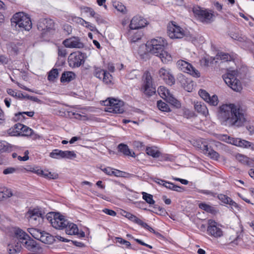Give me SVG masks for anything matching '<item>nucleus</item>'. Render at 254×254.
Here are the masks:
<instances>
[{
  "label": "nucleus",
  "mask_w": 254,
  "mask_h": 254,
  "mask_svg": "<svg viewBox=\"0 0 254 254\" xmlns=\"http://www.w3.org/2000/svg\"><path fill=\"white\" fill-rule=\"evenodd\" d=\"M218 117L225 125L230 127H241L246 121L243 110L234 104L220 106Z\"/></svg>",
  "instance_id": "f257e3e1"
},
{
  "label": "nucleus",
  "mask_w": 254,
  "mask_h": 254,
  "mask_svg": "<svg viewBox=\"0 0 254 254\" xmlns=\"http://www.w3.org/2000/svg\"><path fill=\"white\" fill-rule=\"evenodd\" d=\"M167 45V41L164 38L158 37L147 41L145 46L149 53L159 57L163 63L168 64L172 61V58L169 53L164 50Z\"/></svg>",
  "instance_id": "f03ea898"
},
{
  "label": "nucleus",
  "mask_w": 254,
  "mask_h": 254,
  "mask_svg": "<svg viewBox=\"0 0 254 254\" xmlns=\"http://www.w3.org/2000/svg\"><path fill=\"white\" fill-rule=\"evenodd\" d=\"M10 21L11 26L18 30L29 31L32 28V22L30 17L23 12L15 13Z\"/></svg>",
  "instance_id": "7ed1b4c3"
},
{
  "label": "nucleus",
  "mask_w": 254,
  "mask_h": 254,
  "mask_svg": "<svg viewBox=\"0 0 254 254\" xmlns=\"http://www.w3.org/2000/svg\"><path fill=\"white\" fill-rule=\"evenodd\" d=\"M37 28L41 32L43 37H49L55 31V24L51 19H40L37 23Z\"/></svg>",
  "instance_id": "20e7f679"
},
{
  "label": "nucleus",
  "mask_w": 254,
  "mask_h": 254,
  "mask_svg": "<svg viewBox=\"0 0 254 254\" xmlns=\"http://www.w3.org/2000/svg\"><path fill=\"white\" fill-rule=\"evenodd\" d=\"M103 102L107 106L105 109L107 112L115 114H122L124 112V102L123 101L108 98Z\"/></svg>",
  "instance_id": "39448f33"
},
{
  "label": "nucleus",
  "mask_w": 254,
  "mask_h": 254,
  "mask_svg": "<svg viewBox=\"0 0 254 254\" xmlns=\"http://www.w3.org/2000/svg\"><path fill=\"white\" fill-rule=\"evenodd\" d=\"M237 74L238 71L236 70H229L223 75V78L226 84L233 90L239 91L241 90L242 86L240 81L236 78Z\"/></svg>",
  "instance_id": "423d86ee"
},
{
  "label": "nucleus",
  "mask_w": 254,
  "mask_h": 254,
  "mask_svg": "<svg viewBox=\"0 0 254 254\" xmlns=\"http://www.w3.org/2000/svg\"><path fill=\"white\" fill-rule=\"evenodd\" d=\"M141 91L147 96H151L156 92V88L153 85L152 78L149 72H145L142 76V84Z\"/></svg>",
  "instance_id": "0eeeda50"
},
{
  "label": "nucleus",
  "mask_w": 254,
  "mask_h": 254,
  "mask_svg": "<svg viewBox=\"0 0 254 254\" xmlns=\"http://www.w3.org/2000/svg\"><path fill=\"white\" fill-rule=\"evenodd\" d=\"M46 218L52 226L57 229H63L68 224V221L59 213H49L46 215Z\"/></svg>",
  "instance_id": "6e6552de"
},
{
  "label": "nucleus",
  "mask_w": 254,
  "mask_h": 254,
  "mask_svg": "<svg viewBox=\"0 0 254 254\" xmlns=\"http://www.w3.org/2000/svg\"><path fill=\"white\" fill-rule=\"evenodd\" d=\"M193 12L203 23H209L214 20V15L211 10L195 6L193 8Z\"/></svg>",
  "instance_id": "1a4fd4ad"
},
{
  "label": "nucleus",
  "mask_w": 254,
  "mask_h": 254,
  "mask_svg": "<svg viewBox=\"0 0 254 254\" xmlns=\"http://www.w3.org/2000/svg\"><path fill=\"white\" fill-rule=\"evenodd\" d=\"M177 67L181 71L190 74L194 77H199L200 76V72L192 65L185 61L180 60L177 63Z\"/></svg>",
  "instance_id": "9d476101"
},
{
  "label": "nucleus",
  "mask_w": 254,
  "mask_h": 254,
  "mask_svg": "<svg viewBox=\"0 0 254 254\" xmlns=\"http://www.w3.org/2000/svg\"><path fill=\"white\" fill-rule=\"evenodd\" d=\"M167 29L168 35L171 39L182 38L187 33L182 28L172 22L169 24Z\"/></svg>",
  "instance_id": "9b49d317"
},
{
  "label": "nucleus",
  "mask_w": 254,
  "mask_h": 254,
  "mask_svg": "<svg viewBox=\"0 0 254 254\" xmlns=\"http://www.w3.org/2000/svg\"><path fill=\"white\" fill-rule=\"evenodd\" d=\"M221 225L212 219L208 220L207 232L208 235L215 238H219L223 236V231L220 228Z\"/></svg>",
  "instance_id": "f8f14e48"
},
{
  "label": "nucleus",
  "mask_w": 254,
  "mask_h": 254,
  "mask_svg": "<svg viewBox=\"0 0 254 254\" xmlns=\"http://www.w3.org/2000/svg\"><path fill=\"white\" fill-rule=\"evenodd\" d=\"M68 62L70 67H79L84 63V55L79 52H73L69 55Z\"/></svg>",
  "instance_id": "ddd939ff"
},
{
  "label": "nucleus",
  "mask_w": 254,
  "mask_h": 254,
  "mask_svg": "<svg viewBox=\"0 0 254 254\" xmlns=\"http://www.w3.org/2000/svg\"><path fill=\"white\" fill-rule=\"evenodd\" d=\"M51 158L60 159L63 158L72 159L76 157V154L73 151H63L59 149H55L50 154Z\"/></svg>",
  "instance_id": "4468645a"
},
{
  "label": "nucleus",
  "mask_w": 254,
  "mask_h": 254,
  "mask_svg": "<svg viewBox=\"0 0 254 254\" xmlns=\"http://www.w3.org/2000/svg\"><path fill=\"white\" fill-rule=\"evenodd\" d=\"M147 24V20L143 17L136 15L131 20L129 27L131 29H138L144 27Z\"/></svg>",
  "instance_id": "2eb2a0df"
},
{
  "label": "nucleus",
  "mask_w": 254,
  "mask_h": 254,
  "mask_svg": "<svg viewBox=\"0 0 254 254\" xmlns=\"http://www.w3.org/2000/svg\"><path fill=\"white\" fill-rule=\"evenodd\" d=\"M26 217L35 225L39 224L40 220L43 219L42 214L38 209L29 210L26 214Z\"/></svg>",
  "instance_id": "dca6fc26"
},
{
  "label": "nucleus",
  "mask_w": 254,
  "mask_h": 254,
  "mask_svg": "<svg viewBox=\"0 0 254 254\" xmlns=\"http://www.w3.org/2000/svg\"><path fill=\"white\" fill-rule=\"evenodd\" d=\"M63 44L66 48H83L84 44L80 41V39L77 37H72L64 40Z\"/></svg>",
  "instance_id": "f3484780"
},
{
  "label": "nucleus",
  "mask_w": 254,
  "mask_h": 254,
  "mask_svg": "<svg viewBox=\"0 0 254 254\" xmlns=\"http://www.w3.org/2000/svg\"><path fill=\"white\" fill-rule=\"evenodd\" d=\"M199 96L210 105L216 106L218 103V97L216 95H213L210 96L209 94L205 90L200 89L198 91Z\"/></svg>",
  "instance_id": "a211bd4d"
},
{
  "label": "nucleus",
  "mask_w": 254,
  "mask_h": 254,
  "mask_svg": "<svg viewBox=\"0 0 254 254\" xmlns=\"http://www.w3.org/2000/svg\"><path fill=\"white\" fill-rule=\"evenodd\" d=\"M159 75L168 84L171 85L174 84L175 78L171 74L169 69L161 68L159 70Z\"/></svg>",
  "instance_id": "6ab92c4d"
},
{
  "label": "nucleus",
  "mask_w": 254,
  "mask_h": 254,
  "mask_svg": "<svg viewBox=\"0 0 254 254\" xmlns=\"http://www.w3.org/2000/svg\"><path fill=\"white\" fill-rule=\"evenodd\" d=\"M136 29L130 28L126 33V36L131 42H135L140 40L142 36L141 31H136Z\"/></svg>",
  "instance_id": "aec40b11"
},
{
  "label": "nucleus",
  "mask_w": 254,
  "mask_h": 254,
  "mask_svg": "<svg viewBox=\"0 0 254 254\" xmlns=\"http://www.w3.org/2000/svg\"><path fill=\"white\" fill-rule=\"evenodd\" d=\"M203 152L210 158L217 160L219 158V154L213 149L209 147L207 145H204Z\"/></svg>",
  "instance_id": "412c9836"
},
{
  "label": "nucleus",
  "mask_w": 254,
  "mask_h": 254,
  "mask_svg": "<svg viewBox=\"0 0 254 254\" xmlns=\"http://www.w3.org/2000/svg\"><path fill=\"white\" fill-rule=\"evenodd\" d=\"M14 234L16 237L19 239L20 243H24V241L30 238L29 236L22 230L17 228L14 231Z\"/></svg>",
  "instance_id": "4be33fe9"
},
{
  "label": "nucleus",
  "mask_w": 254,
  "mask_h": 254,
  "mask_svg": "<svg viewBox=\"0 0 254 254\" xmlns=\"http://www.w3.org/2000/svg\"><path fill=\"white\" fill-rule=\"evenodd\" d=\"M118 149L119 151L122 152L125 155L135 157L134 153L133 152H131L128 146L125 144H119L118 146Z\"/></svg>",
  "instance_id": "5701e85b"
},
{
  "label": "nucleus",
  "mask_w": 254,
  "mask_h": 254,
  "mask_svg": "<svg viewBox=\"0 0 254 254\" xmlns=\"http://www.w3.org/2000/svg\"><path fill=\"white\" fill-rule=\"evenodd\" d=\"M198 206L200 209L212 214L215 215L218 212L214 207L209 205L205 203H200L199 204Z\"/></svg>",
  "instance_id": "b1692460"
},
{
  "label": "nucleus",
  "mask_w": 254,
  "mask_h": 254,
  "mask_svg": "<svg viewBox=\"0 0 254 254\" xmlns=\"http://www.w3.org/2000/svg\"><path fill=\"white\" fill-rule=\"evenodd\" d=\"M66 233L68 235H75L77 233L78 229L77 225L68 221V224L64 227Z\"/></svg>",
  "instance_id": "393cba45"
},
{
  "label": "nucleus",
  "mask_w": 254,
  "mask_h": 254,
  "mask_svg": "<svg viewBox=\"0 0 254 254\" xmlns=\"http://www.w3.org/2000/svg\"><path fill=\"white\" fill-rule=\"evenodd\" d=\"M75 74L71 71H65L63 73L61 77V82H68L74 78Z\"/></svg>",
  "instance_id": "a878e982"
},
{
  "label": "nucleus",
  "mask_w": 254,
  "mask_h": 254,
  "mask_svg": "<svg viewBox=\"0 0 254 254\" xmlns=\"http://www.w3.org/2000/svg\"><path fill=\"white\" fill-rule=\"evenodd\" d=\"M24 125L21 124H16L14 126V128L11 129H9L8 130V134L11 136H15L17 134L21 133L22 128H23Z\"/></svg>",
  "instance_id": "bb28decb"
},
{
  "label": "nucleus",
  "mask_w": 254,
  "mask_h": 254,
  "mask_svg": "<svg viewBox=\"0 0 254 254\" xmlns=\"http://www.w3.org/2000/svg\"><path fill=\"white\" fill-rule=\"evenodd\" d=\"M21 134L22 135L31 136L34 139H36L39 137V135L35 134L31 128L25 125L23 126V128H22Z\"/></svg>",
  "instance_id": "cd10ccee"
},
{
  "label": "nucleus",
  "mask_w": 254,
  "mask_h": 254,
  "mask_svg": "<svg viewBox=\"0 0 254 254\" xmlns=\"http://www.w3.org/2000/svg\"><path fill=\"white\" fill-rule=\"evenodd\" d=\"M22 249L20 244L17 242L16 244H9L7 246V251L10 254H15L20 252Z\"/></svg>",
  "instance_id": "c85d7f7f"
},
{
  "label": "nucleus",
  "mask_w": 254,
  "mask_h": 254,
  "mask_svg": "<svg viewBox=\"0 0 254 254\" xmlns=\"http://www.w3.org/2000/svg\"><path fill=\"white\" fill-rule=\"evenodd\" d=\"M180 82L184 88L188 92H190L193 89V83L191 81H187L185 77L182 76L180 77Z\"/></svg>",
  "instance_id": "c756f323"
},
{
  "label": "nucleus",
  "mask_w": 254,
  "mask_h": 254,
  "mask_svg": "<svg viewBox=\"0 0 254 254\" xmlns=\"http://www.w3.org/2000/svg\"><path fill=\"white\" fill-rule=\"evenodd\" d=\"M194 109L198 113L206 116L208 113V109L205 104L200 102H196L194 105Z\"/></svg>",
  "instance_id": "7c9ffc66"
},
{
  "label": "nucleus",
  "mask_w": 254,
  "mask_h": 254,
  "mask_svg": "<svg viewBox=\"0 0 254 254\" xmlns=\"http://www.w3.org/2000/svg\"><path fill=\"white\" fill-rule=\"evenodd\" d=\"M164 187L170 190L176 191L179 192H183L185 190L183 187L178 186L177 185L174 184L172 183L168 182L167 181Z\"/></svg>",
  "instance_id": "2f4dec72"
},
{
  "label": "nucleus",
  "mask_w": 254,
  "mask_h": 254,
  "mask_svg": "<svg viewBox=\"0 0 254 254\" xmlns=\"http://www.w3.org/2000/svg\"><path fill=\"white\" fill-rule=\"evenodd\" d=\"M38 174H41L44 177L49 179H57L58 178V175L57 173H51L48 170H38Z\"/></svg>",
  "instance_id": "473e14b6"
},
{
  "label": "nucleus",
  "mask_w": 254,
  "mask_h": 254,
  "mask_svg": "<svg viewBox=\"0 0 254 254\" xmlns=\"http://www.w3.org/2000/svg\"><path fill=\"white\" fill-rule=\"evenodd\" d=\"M28 232L35 239L40 241L44 231L31 228L28 229Z\"/></svg>",
  "instance_id": "72a5a7b5"
},
{
  "label": "nucleus",
  "mask_w": 254,
  "mask_h": 254,
  "mask_svg": "<svg viewBox=\"0 0 254 254\" xmlns=\"http://www.w3.org/2000/svg\"><path fill=\"white\" fill-rule=\"evenodd\" d=\"M23 244L24 246L29 251H34L36 247V242L28 238L27 240L24 241Z\"/></svg>",
  "instance_id": "f704fd0d"
},
{
  "label": "nucleus",
  "mask_w": 254,
  "mask_h": 254,
  "mask_svg": "<svg viewBox=\"0 0 254 254\" xmlns=\"http://www.w3.org/2000/svg\"><path fill=\"white\" fill-rule=\"evenodd\" d=\"M236 158L239 162H241L242 163L246 164L249 167L252 166V161L247 157L241 154H238L236 155Z\"/></svg>",
  "instance_id": "c9c22d12"
},
{
  "label": "nucleus",
  "mask_w": 254,
  "mask_h": 254,
  "mask_svg": "<svg viewBox=\"0 0 254 254\" xmlns=\"http://www.w3.org/2000/svg\"><path fill=\"white\" fill-rule=\"evenodd\" d=\"M54 241L53 237L50 234L44 232L43 234V236L41 237V239L40 240V241L42 242L45 243V244H51Z\"/></svg>",
  "instance_id": "e433bc0d"
},
{
  "label": "nucleus",
  "mask_w": 254,
  "mask_h": 254,
  "mask_svg": "<svg viewBox=\"0 0 254 254\" xmlns=\"http://www.w3.org/2000/svg\"><path fill=\"white\" fill-rule=\"evenodd\" d=\"M158 92L160 97L165 99H166L171 95L169 90L164 86H160L158 88Z\"/></svg>",
  "instance_id": "4c0bfd02"
},
{
  "label": "nucleus",
  "mask_w": 254,
  "mask_h": 254,
  "mask_svg": "<svg viewBox=\"0 0 254 254\" xmlns=\"http://www.w3.org/2000/svg\"><path fill=\"white\" fill-rule=\"evenodd\" d=\"M146 153L154 158H158L160 155V152L157 149L156 147H147L146 149Z\"/></svg>",
  "instance_id": "58836bf2"
},
{
  "label": "nucleus",
  "mask_w": 254,
  "mask_h": 254,
  "mask_svg": "<svg viewBox=\"0 0 254 254\" xmlns=\"http://www.w3.org/2000/svg\"><path fill=\"white\" fill-rule=\"evenodd\" d=\"M7 92L9 95L16 99H26V96H27V94L24 95L21 92H16L11 89H9Z\"/></svg>",
  "instance_id": "ea45409f"
},
{
  "label": "nucleus",
  "mask_w": 254,
  "mask_h": 254,
  "mask_svg": "<svg viewBox=\"0 0 254 254\" xmlns=\"http://www.w3.org/2000/svg\"><path fill=\"white\" fill-rule=\"evenodd\" d=\"M8 52L12 55H16L18 52V46L14 43H10L7 45Z\"/></svg>",
  "instance_id": "a19ab883"
},
{
  "label": "nucleus",
  "mask_w": 254,
  "mask_h": 254,
  "mask_svg": "<svg viewBox=\"0 0 254 254\" xmlns=\"http://www.w3.org/2000/svg\"><path fill=\"white\" fill-rule=\"evenodd\" d=\"M12 195V191L10 189H3L0 191V201L10 197Z\"/></svg>",
  "instance_id": "79ce46f5"
},
{
  "label": "nucleus",
  "mask_w": 254,
  "mask_h": 254,
  "mask_svg": "<svg viewBox=\"0 0 254 254\" xmlns=\"http://www.w3.org/2000/svg\"><path fill=\"white\" fill-rule=\"evenodd\" d=\"M157 107L158 109L163 112H168L170 111L169 106L166 103L162 101L161 100L157 102Z\"/></svg>",
  "instance_id": "37998d69"
},
{
  "label": "nucleus",
  "mask_w": 254,
  "mask_h": 254,
  "mask_svg": "<svg viewBox=\"0 0 254 254\" xmlns=\"http://www.w3.org/2000/svg\"><path fill=\"white\" fill-rule=\"evenodd\" d=\"M58 70L57 68H54L49 72L48 79L49 81H54L58 77Z\"/></svg>",
  "instance_id": "c03bdc74"
},
{
  "label": "nucleus",
  "mask_w": 254,
  "mask_h": 254,
  "mask_svg": "<svg viewBox=\"0 0 254 254\" xmlns=\"http://www.w3.org/2000/svg\"><path fill=\"white\" fill-rule=\"evenodd\" d=\"M142 194L143 199L145 200L147 203L150 205L154 204L155 203V201L153 199L152 195L145 192H142Z\"/></svg>",
  "instance_id": "a18cd8bd"
},
{
  "label": "nucleus",
  "mask_w": 254,
  "mask_h": 254,
  "mask_svg": "<svg viewBox=\"0 0 254 254\" xmlns=\"http://www.w3.org/2000/svg\"><path fill=\"white\" fill-rule=\"evenodd\" d=\"M140 75V72L139 70L136 69H134L130 72H129L126 75V78L128 79H134L135 78H137L138 76Z\"/></svg>",
  "instance_id": "49530a36"
},
{
  "label": "nucleus",
  "mask_w": 254,
  "mask_h": 254,
  "mask_svg": "<svg viewBox=\"0 0 254 254\" xmlns=\"http://www.w3.org/2000/svg\"><path fill=\"white\" fill-rule=\"evenodd\" d=\"M135 223L146 229V230H148L150 232H153L154 233H155V231L152 228L150 227L147 223L144 222L139 218L137 219Z\"/></svg>",
  "instance_id": "de8ad7c7"
},
{
  "label": "nucleus",
  "mask_w": 254,
  "mask_h": 254,
  "mask_svg": "<svg viewBox=\"0 0 254 254\" xmlns=\"http://www.w3.org/2000/svg\"><path fill=\"white\" fill-rule=\"evenodd\" d=\"M217 56L218 59H220L223 62L231 61L232 59L231 56L230 55L224 53H220L218 54Z\"/></svg>",
  "instance_id": "09e8293b"
},
{
  "label": "nucleus",
  "mask_w": 254,
  "mask_h": 254,
  "mask_svg": "<svg viewBox=\"0 0 254 254\" xmlns=\"http://www.w3.org/2000/svg\"><path fill=\"white\" fill-rule=\"evenodd\" d=\"M166 100L168 102L171 104L172 105L176 107L177 108H179L181 107V103L179 101H178L174 97H172L171 95H170Z\"/></svg>",
  "instance_id": "8fccbe9b"
},
{
  "label": "nucleus",
  "mask_w": 254,
  "mask_h": 254,
  "mask_svg": "<svg viewBox=\"0 0 254 254\" xmlns=\"http://www.w3.org/2000/svg\"><path fill=\"white\" fill-rule=\"evenodd\" d=\"M115 8L119 11L123 13H126L127 12V9L125 5L120 2H115L113 4Z\"/></svg>",
  "instance_id": "3c124183"
},
{
  "label": "nucleus",
  "mask_w": 254,
  "mask_h": 254,
  "mask_svg": "<svg viewBox=\"0 0 254 254\" xmlns=\"http://www.w3.org/2000/svg\"><path fill=\"white\" fill-rule=\"evenodd\" d=\"M128 174L125 172H123L117 169H113L112 176H114L117 177H126Z\"/></svg>",
  "instance_id": "603ef678"
},
{
  "label": "nucleus",
  "mask_w": 254,
  "mask_h": 254,
  "mask_svg": "<svg viewBox=\"0 0 254 254\" xmlns=\"http://www.w3.org/2000/svg\"><path fill=\"white\" fill-rule=\"evenodd\" d=\"M103 78V81L104 83L106 84H109L111 83L112 79V76L110 74L109 72H108L107 71H105V72L103 73V75L102 76Z\"/></svg>",
  "instance_id": "864d4df0"
},
{
  "label": "nucleus",
  "mask_w": 254,
  "mask_h": 254,
  "mask_svg": "<svg viewBox=\"0 0 254 254\" xmlns=\"http://www.w3.org/2000/svg\"><path fill=\"white\" fill-rule=\"evenodd\" d=\"M115 240L117 243H119L120 244L124 245L127 248L132 249L130 243L121 237H116Z\"/></svg>",
  "instance_id": "5fc2aeb1"
},
{
  "label": "nucleus",
  "mask_w": 254,
  "mask_h": 254,
  "mask_svg": "<svg viewBox=\"0 0 254 254\" xmlns=\"http://www.w3.org/2000/svg\"><path fill=\"white\" fill-rule=\"evenodd\" d=\"M240 147L247 148H251L253 150L254 149V145L252 143L244 139L241 140Z\"/></svg>",
  "instance_id": "6e6d98bb"
},
{
  "label": "nucleus",
  "mask_w": 254,
  "mask_h": 254,
  "mask_svg": "<svg viewBox=\"0 0 254 254\" xmlns=\"http://www.w3.org/2000/svg\"><path fill=\"white\" fill-rule=\"evenodd\" d=\"M105 71V70L99 67H95L94 69V74L96 77L101 79Z\"/></svg>",
  "instance_id": "4d7b16f0"
},
{
  "label": "nucleus",
  "mask_w": 254,
  "mask_h": 254,
  "mask_svg": "<svg viewBox=\"0 0 254 254\" xmlns=\"http://www.w3.org/2000/svg\"><path fill=\"white\" fill-rule=\"evenodd\" d=\"M217 197L223 203L228 204L231 198L223 194H219L216 195Z\"/></svg>",
  "instance_id": "13d9d810"
},
{
  "label": "nucleus",
  "mask_w": 254,
  "mask_h": 254,
  "mask_svg": "<svg viewBox=\"0 0 254 254\" xmlns=\"http://www.w3.org/2000/svg\"><path fill=\"white\" fill-rule=\"evenodd\" d=\"M81 10L85 13H89L91 17L95 15V12L91 7L83 6L81 7Z\"/></svg>",
  "instance_id": "bf43d9fd"
},
{
  "label": "nucleus",
  "mask_w": 254,
  "mask_h": 254,
  "mask_svg": "<svg viewBox=\"0 0 254 254\" xmlns=\"http://www.w3.org/2000/svg\"><path fill=\"white\" fill-rule=\"evenodd\" d=\"M25 119L23 116L22 112H18L14 114V116L12 118V120L14 122L22 121Z\"/></svg>",
  "instance_id": "052dcab7"
},
{
  "label": "nucleus",
  "mask_w": 254,
  "mask_h": 254,
  "mask_svg": "<svg viewBox=\"0 0 254 254\" xmlns=\"http://www.w3.org/2000/svg\"><path fill=\"white\" fill-rule=\"evenodd\" d=\"M198 192L199 193H201L204 194H206L207 195H210L213 197H216L217 195V193H215L213 191H212L211 190H198Z\"/></svg>",
  "instance_id": "680f3d73"
},
{
  "label": "nucleus",
  "mask_w": 254,
  "mask_h": 254,
  "mask_svg": "<svg viewBox=\"0 0 254 254\" xmlns=\"http://www.w3.org/2000/svg\"><path fill=\"white\" fill-rule=\"evenodd\" d=\"M241 140L242 139L240 138H234L232 137V139L229 141V143L240 147Z\"/></svg>",
  "instance_id": "e2e57ef3"
},
{
  "label": "nucleus",
  "mask_w": 254,
  "mask_h": 254,
  "mask_svg": "<svg viewBox=\"0 0 254 254\" xmlns=\"http://www.w3.org/2000/svg\"><path fill=\"white\" fill-rule=\"evenodd\" d=\"M63 30L65 34L69 35L72 32V27L68 24H64L63 26Z\"/></svg>",
  "instance_id": "0e129e2a"
},
{
  "label": "nucleus",
  "mask_w": 254,
  "mask_h": 254,
  "mask_svg": "<svg viewBox=\"0 0 254 254\" xmlns=\"http://www.w3.org/2000/svg\"><path fill=\"white\" fill-rule=\"evenodd\" d=\"M113 169V168L110 167H108L106 168H104L103 169H101V170L107 175L112 176Z\"/></svg>",
  "instance_id": "69168bd1"
},
{
  "label": "nucleus",
  "mask_w": 254,
  "mask_h": 254,
  "mask_svg": "<svg viewBox=\"0 0 254 254\" xmlns=\"http://www.w3.org/2000/svg\"><path fill=\"white\" fill-rule=\"evenodd\" d=\"M103 211L106 214H108L109 215L112 216H115L117 214L116 212L115 211H114L113 210L107 209V208L103 209Z\"/></svg>",
  "instance_id": "338daca9"
},
{
  "label": "nucleus",
  "mask_w": 254,
  "mask_h": 254,
  "mask_svg": "<svg viewBox=\"0 0 254 254\" xmlns=\"http://www.w3.org/2000/svg\"><path fill=\"white\" fill-rule=\"evenodd\" d=\"M15 171V169L12 167L7 168L3 171L4 175L12 174Z\"/></svg>",
  "instance_id": "774afa93"
}]
</instances>
